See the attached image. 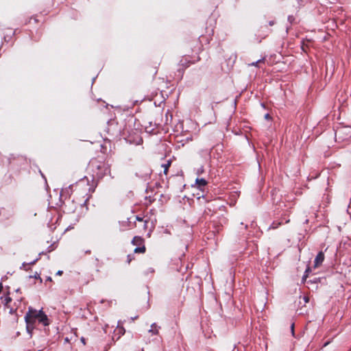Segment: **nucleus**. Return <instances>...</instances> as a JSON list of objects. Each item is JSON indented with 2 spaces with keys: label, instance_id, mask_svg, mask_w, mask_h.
Masks as SVG:
<instances>
[{
  "label": "nucleus",
  "instance_id": "22",
  "mask_svg": "<svg viewBox=\"0 0 351 351\" xmlns=\"http://www.w3.org/2000/svg\"><path fill=\"white\" fill-rule=\"evenodd\" d=\"M293 328H294V324H292V325H291V330H292L293 333L294 332Z\"/></svg>",
  "mask_w": 351,
  "mask_h": 351
},
{
  "label": "nucleus",
  "instance_id": "19",
  "mask_svg": "<svg viewBox=\"0 0 351 351\" xmlns=\"http://www.w3.org/2000/svg\"><path fill=\"white\" fill-rule=\"evenodd\" d=\"M62 273H63V272H62V271L59 270V271L56 273V274H57V275H58V276H61V275L62 274Z\"/></svg>",
  "mask_w": 351,
  "mask_h": 351
},
{
  "label": "nucleus",
  "instance_id": "25",
  "mask_svg": "<svg viewBox=\"0 0 351 351\" xmlns=\"http://www.w3.org/2000/svg\"><path fill=\"white\" fill-rule=\"evenodd\" d=\"M273 24H274V23H273V22H269V25H272Z\"/></svg>",
  "mask_w": 351,
  "mask_h": 351
},
{
  "label": "nucleus",
  "instance_id": "7",
  "mask_svg": "<svg viewBox=\"0 0 351 351\" xmlns=\"http://www.w3.org/2000/svg\"><path fill=\"white\" fill-rule=\"evenodd\" d=\"M189 47H191L192 51H195L199 53L202 51V45L198 41H193L192 43H189Z\"/></svg>",
  "mask_w": 351,
  "mask_h": 351
},
{
  "label": "nucleus",
  "instance_id": "12",
  "mask_svg": "<svg viewBox=\"0 0 351 351\" xmlns=\"http://www.w3.org/2000/svg\"><path fill=\"white\" fill-rule=\"evenodd\" d=\"M1 299L2 300V303L7 307H9V304L12 302V298L9 296V295L1 297Z\"/></svg>",
  "mask_w": 351,
  "mask_h": 351
},
{
  "label": "nucleus",
  "instance_id": "18",
  "mask_svg": "<svg viewBox=\"0 0 351 351\" xmlns=\"http://www.w3.org/2000/svg\"><path fill=\"white\" fill-rule=\"evenodd\" d=\"M32 19H33V17H31V18L29 19V20L28 23H30V21H31ZM34 22H35L36 23H37L38 22V19H36V18H35V17H34Z\"/></svg>",
  "mask_w": 351,
  "mask_h": 351
},
{
  "label": "nucleus",
  "instance_id": "1",
  "mask_svg": "<svg viewBox=\"0 0 351 351\" xmlns=\"http://www.w3.org/2000/svg\"><path fill=\"white\" fill-rule=\"evenodd\" d=\"M134 226L138 230L139 232L143 234L148 230L147 236L149 237L154 229V225L150 222L149 218L147 216H136Z\"/></svg>",
  "mask_w": 351,
  "mask_h": 351
},
{
  "label": "nucleus",
  "instance_id": "20",
  "mask_svg": "<svg viewBox=\"0 0 351 351\" xmlns=\"http://www.w3.org/2000/svg\"><path fill=\"white\" fill-rule=\"evenodd\" d=\"M81 341L85 345L86 344V341H85V339L84 337H82L81 338Z\"/></svg>",
  "mask_w": 351,
  "mask_h": 351
},
{
  "label": "nucleus",
  "instance_id": "5",
  "mask_svg": "<svg viewBox=\"0 0 351 351\" xmlns=\"http://www.w3.org/2000/svg\"><path fill=\"white\" fill-rule=\"evenodd\" d=\"M132 244L138 246L134 250L135 253H144L145 252V247L144 245V240L142 237L136 236L133 238Z\"/></svg>",
  "mask_w": 351,
  "mask_h": 351
},
{
  "label": "nucleus",
  "instance_id": "9",
  "mask_svg": "<svg viewBox=\"0 0 351 351\" xmlns=\"http://www.w3.org/2000/svg\"><path fill=\"white\" fill-rule=\"evenodd\" d=\"M38 321L40 323H42L44 326H48L49 324L47 316L43 313V311H40Z\"/></svg>",
  "mask_w": 351,
  "mask_h": 351
},
{
  "label": "nucleus",
  "instance_id": "2",
  "mask_svg": "<svg viewBox=\"0 0 351 351\" xmlns=\"http://www.w3.org/2000/svg\"><path fill=\"white\" fill-rule=\"evenodd\" d=\"M40 313V311H38L35 309H33L32 308H29V310L25 316V319L27 324V330L29 332L33 330L34 325L36 322V320H38Z\"/></svg>",
  "mask_w": 351,
  "mask_h": 351
},
{
  "label": "nucleus",
  "instance_id": "13",
  "mask_svg": "<svg viewBox=\"0 0 351 351\" xmlns=\"http://www.w3.org/2000/svg\"><path fill=\"white\" fill-rule=\"evenodd\" d=\"M151 329L149 330V332H152L154 335H156L158 333V328L156 324H154L151 326Z\"/></svg>",
  "mask_w": 351,
  "mask_h": 351
},
{
  "label": "nucleus",
  "instance_id": "21",
  "mask_svg": "<svg viewBox=\"0 0 351 351\" xmlns=\"http://www.w3.org/2000/svg\"><path fill=\"white\" fill-rule=\"evenodd\" d=\"M2 289H3L2 283H0V293H1V291H2Z\"/></svg>",
  "mask_w": 351,
  "mask_h": 351
},
{
  "label": "nucleus",
  "instance_id": "17",
  "mask_svg": "<svg viewBox=\"0 0 351 351\" xmlns=\"http://www.w3.org/2000/svg\"><path fill=\"white\" fill-rule=\"evenodd\" d=\"M271 116L269 115V114H266L265 115V119H267V120H270L271 119Z\"/></svg>",
  "mask_w": 351,
  "mask_h": 351
},
{
  "label": "nucleus",
  "instance_id": "3",
  "mask_svg": "<svg viewBox=\"0 0 351 351\" xmlns=\"http://www.w3.org/2000/svg\"><path fill=\"white\" fill-rule=\"evenodd\" d=\"M91 165L93 167L96 168L98 171L96 172L97 176L99 178H102L104 176L110 174V166L103 162H96L95 160H93L91 162Z\"/></svg>",
  "mask_w": 351,
  "mask_h": 351
},
{
  "label": "nucleus",
  "instance_id": "14",
  "mask_svg": "<svg viewBox=\"0 0 351 351\" xmlns=\"http://www.w3.org/2000/svg\"><path fill=\"white\" fill-rule=\"evenodd\" d=\"M264 62H265V58H262V59H260V60H257L256 62H252V64H250V65L254 66H258L259 64L264 63Z\"/></svg>",
  "mask_w": 351,
  "mask_h": 351
},
{
  "label": "nucleus",
  "instance_id": "11",
  "mask_svg": "<svg viewBox=\"0 0 351 351\" xmlns=\"http://www.w3.org/2000/svg\"><path fill=\"white\" fill-rule=\"evenodd\" d=\"M171 161L170 160H167L165 164H162L161 167L163 168V173L165 176L168 174L169 169L171 167Z\"/></svg>",
  "mask_w": 351,
  "mask_h": 351
},
{
  "label": "nucleus",
  "instance_id": "4",
  "mask_svg": "<svg viewBox=\"0 0 351 351\" xmlns=\"http://www.w3.org/2000/svg\"><path fill=\"white\" fill-rule=\"evenodd\" d=\"M72 187L74 188L73 189V191H78L82 189L83 193L85 195V196H88L90 191V188L88 185V180L86 178L81 179Z\"/></svg>",
  "mask_w": 351,
  "mask_h": 351
},
{
  "label": "nucleus",
  "instance_id": "24",
  "mask_svg": "<svg viewBox=\"0 0 351 351\" xmlns=\"http://www.w3.org/2000/svg\"><path fill=\"white\" fill-rule=\"evenodd\" d=\"M47 280H48V281H52V279H51V277H48V278H47Z\"/></svg>",
  "mask_w": 351,
  "mask_h": 351
},
{
  "label": "nucleus",
  "instance_id": "10",
  "mask_svg": "<svg viewBox=\"0 0 351 351\" xmlns=\"http://www.w3.org/2000/svg\"><path fill=\"white\" fill-rule=\"evenodd\" d=\"M290 221V219L288 217H283L282 218L281 221H279V222H276V221H274L273 223L271 224V226L273 228H278L280 225L282 224H285V223H287Z\"/></svg>",
  "mask_w": 351,
  "mask_h": 351
},
{
  "label": "nucleus",
  "instance_id": "8",
  "mask_svg": "<svg viewBox=\"0 0 351 351\" xmlns=\"http://www.w3.org/2000/svg\"><path fill=\"white\" fill-rule=\"evenodd\" d=\"M195 184H197V188L204 192V188L207 185L208 182L204 178H197L195 180Z\"/></svg>",
  "mask_w": 351,
  "mask_h": 351
},
{
  "label": "nucleus",
  "instance_id": "15",
  "mask_svg": "<svg viewBox=\"0 0 351 351\" xmlns=\"http://www.w3.org/2000/svg\"><path fill=\"white\" fill-rule=\"evenodd\" d=\"M182 61L183 60H180V64L184 67V68H186L187 66H189V65L191 64V63H194V62H186V63H182Z\"/></svg>",
  "mask_w": 351,
  "mask_h": 351
},
{
  "label": "nucleus",
  "instance_id": "23",
  "mask_svg": "<svg viewBox=\"0 0 351 351\" xmlns=\"http://www.w3.org/2000/svg\"><path fill=\"white\" fill-rule=\"evenodd\" d=\"M34 277H35L36 278H40V282H42V279L40 278L39 275H38V276H37V275H35V276H34Z\"/></svg>",
  "mask_w": 351,
  "mask_h": 351
},
{
  "label": "nucleus",
  "instance_id": "6",
  "mask_svg": "<svg viewBox=\"0 0 351 351\" xmlns=\"http://www.w3.org/2000/svg\"><path fill=\"white\" fill-rule=\"evenodd\" d=\"M324 261V254L323 252H319L315 258L314 267H319L322 264Z\"/></svg>",
  "mask_w": 351,
  "mask_h": 351
},
{
  "label": "nucleus",
  "instance_id": "16",
  "mask_svg": "<svg viewBox=\"0 0 351 351\" xmlns=\"http://www.w3.org/2000/svg\"><path fill=\"white\" fill-rule=\"evenodd\" d=\"M303 300H304L305 303H308V301H309V298H308V296H304Z\"/></svg>",
  "mask_w": 351,
  "mask_h": 351
}]
</instances>
